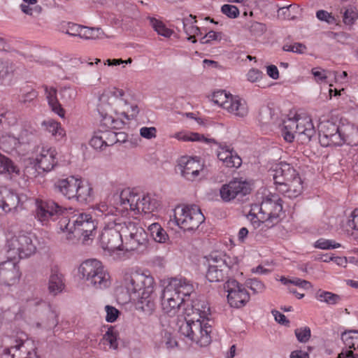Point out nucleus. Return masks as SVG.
Masks as SVG:
<instances>
[{
    "mask_svg": "<svg viewBox=\"0 0 358 358\" xmlns=\"http://www.w3.org/2000/svg\"><path fill=\"white\" fill-rule=\"evenodd\" d=\"M210 309L206 302L184 308V320L178 319V332L186 342L206 347L211 342Z\"/></svg>",
    "mask_w": 358,
    "mask_h": 358,
    "instance_id": "nucleus-1",
    "label": "nucleus"
},
{
    "mask_svg": "<svg viewBox=\"0 0 358 358\" xmlns=\"http://www.w3.org/2000/svg\"><path fill=\"white\" fill-rule=\"evenodd\" d=\"M97 111L101 122L108 128L117 127L118 122L112 114L121 115L127 120L135 119L139 113L138 105L130 94L122 89L110 87L105 89L99 96Z\"/></svg>",
    "mask_w": 358,
    "mask_h": 358,
    "instance_id": "nucleus-2",
    "label": "nucleus"
},
{
    "mask_svg": "<svg viewBox=\"0 0 358 358\" xmlns=\"http://www.w3.org/2000/svg\"><path fill=\"white\" fill-rule=\"evenodd\" d=\"M125 287L136 309L151 315L156 308L155 279L148 269L132 267L124 274Z\"/></svg>",
    "mask_w": 358,
    "mask_h": 358,
    "instance_id": "nucleus-3",
    "label": "nucleus"
},
{
    "mask_svg": "<svg viewBox=\"0 0 358 358\" xmlns=\"http://www.w3.org/2000/svg\"><path fill=\"white\" fill-rule=\"evenodd\" d=\"M115 209L116 213L126 219L137 220L143 215L145 219L155 220L157 199L155 194H141L136 189L128 187L122 189L117 196Z\"/></svg>",
    "mask_w": 358,
    "mask_h": 358,
    "instance_id": "nucleus-4",
    "label": "nucleus"
},
{
    "mask_svg": "<svg viewBox=\"0 0 358 358\" xmlns=\"http://www.w3.org/2000/svg\"><path fill=\"white\" fill-rule=\"evenodd\" d=\"M164 287L161 294V306L162 315L161 321L163 322L166 317L171 320L168 321V326L177 324L178 319L184 320L183 315H176L183 305L184 296H189L194 291L193 285L186 278H175L162 281Z\"/></svg>",
    "mask_w": 358,
    "mask_h": 358,
    "instance_id": "nucleus-5",
    "label": "nucleus"
},
{
    "mask_svg": "<svg viewBox=\"0 0 358 358\" xmlns=\"http://www.w3.org/2000/svg\"><path fill=\"white\" fill-rule=\"evenodd\" d=\"M282 210V200L276 194L266 197L260 205L252 206L249 218L255 228L261 231L273 227L278 222Z\"/></svg>",
    "mask_w": 358,
    "mask_h": 358,
    "instance_id": "nucleus-6",
    "label": "nucleus"
},
{
    "mask_svg": "<svg viewBox=\"0 0 358 358\" xmlns=\"http://www.w3.org/2000/svg\"><path fill=\"white\" fill-rule=\"evenodd\" d=\"M273 178L276 189L289 198H295L303 190V182L297 171L286 162L277 164Z\"/></svg>",
    "mask_w": 358,
    "mask_h": 358,
    "instance_id": "nucleus-7",
    "label": "nucleus"
},
{
    "mask_svg": "<svg viewBox=\"0 0 358 358\" xmlns=\"http://www.w3.org/2000/svg\"><path fill=\"white\" fill-rule=\"evenodd\" d=\"M123 222L114 220L109 222L102 230L99 236V243L105 255L115 261L124 260Z\"/></svg>",
    "mask_w": 358,
    "mask_h": 358,
    "instance_id": "nucleus-8",
    "label": "nucleus"
},
{
    "mask_svg": "<svg viewBox=\"0 0 358 358\" xmlns=\"http://www.w3.org/2000/svg\"><path fill=\"white\" fill-rule=\"evenodd\" d=\"M55 187L68 199H74L80 203L90 201L93 196L92 185L78 176H71L58 180L55 183Z\"/></svg>",
    "mask_w": 358,
    "mask_h": 358,
    "instance_id": "nucleus-9",
    "label": "nucleus"
},
{
    "mask_svg": "<svg viewBox=\"0 0 358 358\" xmlns=\"http://www.w3.org/2000/svg\"><path fill=\"white\" fill-rule=\"evenodd\" d=\"M60 229L75 236H82L84 241L92 239L94 236L96 225L91 215L85 213L69 214L61 217L59 222Z\"/></svg>",
    "mask_w": 358,
    "mask_h": 358,
    "instance_id": "nucleus-10",
    "label": "nucleus"
},
{
    "mask_svg": "<svg viewBox=\"0 0 358 358\" xmlns=\"http://www.w3.org/2000/svg\"><path fill=\"white\" fill-rule=\"evenodd\" d=\"M8 254L11 258L27 259L37 250V238L30 231L20 230L7 237Z\"/></svg>",
    "mask_w": 358,
    "mask_h": 358,
    "instance_id": "nucleus-11",
    "label": "nucleus"
},
{
    "mask_svg": "<svg viewBox=\"0 0 358 358\" xmlns=\"http://www.w3.org/2000/svg\"><path fill=\"white\" fill-rule=\"evenodd\" d=\"M78 275L94 289H103L110 284L109 273L103 263L96 259L84 261L78 267Z\"/></svg>",
    "mask_w": 358,
    "mask_h": 358,
    "instance_id": "nucleus-12",
    "label": "nucleus"
},
{
    "mask_svg": "<svg viewBox=\"0 0 358 358\" xmlns=\"http://www.w3.org/2000/svg\"><path fill=\"white\" fill-rule=\"evenodd\" d=\"M78 275L94 289H103L110 284L109 273L103 263L96 259L84 261L78 267Z\"/></svg>",
    "mask_w": 358,
    "mask_h": 358,
    "instance_id": "nucleus-13",
    "label": "nucleus"
},
{
    "mask_svg": "<svg viewBox=\"0 0 358 358\" xmlns=\"http://www.w3.org/2000/svg\"><path fill=\"white\" fill-rule=\"evenodd\" d=\"M28 306L35 308L40 314L36 327L46 331H52L59 324V313L57 310L47 301L36 297L27 301Z\"/></svg>",
    "mask_w": 358,
    "mask_h": 358,
    "instance_id": "nucleus-14",
    "label": "nucleus"
},
{
    "mask_svg": "<svg viewBox=\"0 0 358 358\" xmlns=\"http://www.w3.org/2000/svg\"><path fill=\"white\" fill-rule=\"evenodd\" d=\"M173 217L176 225L185 231L196 229L205 220L201 209L196 205L176 207Z\"/></svg>",
    "mask_w": 358,
    "mask_h": 358,
    "instance_id": "nucleus-15",
    "label": "nucleus"
},
{
    "mask_svg": "<svg viewBox=\"0 0 358 358\" xmlns=\"http://www.w3.org/2000/svg\"><path fill=\"white\" fill-rule=\"evenodd\" d=\"M124 259L128 252L138 250L145 244L147 235L144 229L136 222L123 221L122 224Z\"/></svg>",
    "mask_w": 358,
    "mask_h": 358,
    "instance_id": "nucleus-16",
    "label": "nucleus"
},
{
    "mask_svg": "<svg viewBox=\"0 0 358 358\" xmlns=\"http://www.w3.org/2000/svg\"><path fill=\"white\" fill-rule=\"evenodd\" d=\"M36 218L42 224H47L62 216L66 217L73 213V208H63L52 200H36Z\"/></svg>",
    "mask_w": 358,
    "mask_h": 358,
    "instance_id": "nucleus-17",
    "label": "nucleus"
},
{
    "mask_svg": "<svg viewBox=\"0 0 358 358\" xmlns=\"http://www.w3.org/2000/svg\"><path fill=\"white\" fill-rule=\"evenodd\" d=\"M178 166L182 176L187 180L194 181L206 174L205 162L197 156H182L178 161Z\"/></svg>",
    "mask_w": 358,
    "mask_h": 358,
    "instance_id": "nucleus-18",
    "label": "nucleus"
},
{
    "mask_svg": "<svg viewBox=\"0 0 358 358\" xmlns=\"http://www.w3.org/2000/svg\"><path fill=\"white\" fill-rule=\"evenodd\" d=\"M57 152L55 148L43 145L37 150L36 155L29 159L30 164L38 173H48L57 165Z\"/></svg>",
    "mask_w": 358,
    "mask_h": 358,
    "instance_id": "nucleus-19",
    "label": "nucleus"
},
{
    "mask_svg": "<svg viewBox=\"0 0 358 358\" xmlns=\"http://www.w3.org/2000/svg\"><path fill=\"white\" fill-rule=\"evenodd\" d=\"M27 200L26 194L0 186V208L6 213L17 214L21 212L24 209V205Z\"/></svg>",
    "mask_w": 358,
    "mask_h": 358,
    "instance_id": "nucleus-20",
    "label": "nucleus"
},
{
    "mask_svg": "<svg viewBox=\"0 0 358 358\" xmlns=\"http://www.w3.org/2000/svg\"><path fill=\"white\" fill-rule=\"evenodd\" d=\"M319 141L322 146H341L342 142L339 125L332 121H322L318 125Z\"/></svg>",
    "mask_w": 358,
    "mask_h": 358,
    "instance_id": "nucleus-21",
    "label": "nucleus"
},
{
    "mask_svg": "<svg viewBox=\"0 0 358 358\" xmlns=\"http://www.w3.org/2000/svg\"><path fill=\"white\" fill-rule=\"evenodd\" d=\"M227 292V301L234 308L243 307L250 300V294L245 287L236 280H229L224 285Z\"/></svg>",
    "mask_w": 358,
    "mask_h": 358,
    "instance_id": "nucleus-22",
    "label": "nucleus"
},
{
    "mask_svg": "<svg viewBox=\"0 0 358 358\" xmlns=\"http://www.w3.org/2000/svg\"><path fill=\"white\" fill-rule=\"evenodd\" d=\"M251 189V185L246 180L234 178L222 186L220 189V194L224 201L228 202L238 196H242L250 194Z\"/></svg>",
    "mask_w": 358,
    "mask_h": 358,
    "instance_id": "nucleus-23",
    "label": "nucleus"
},
{
    "mask_svg": "<svg viewBox=\"0 0 358 358\" xmlns=\"http://www.w3.org/2000/svg\"><path fill=\"white\" fill-rule=\"evenodd\" d=\"M206 260L208 270L206 276L210 282H220L227 277L228 273L225 271V266L217 252L211 253L206 257Z\"/></svg>",
    "mask_w": 358,
    "mask_h": 358,
    "instance_id": "nucleus-24",
    "label": "nucleus"
},
{
    "mask_svg": "<svg viewBox=\"0 0 358 358\" xmlns=\"http://www.w3.org/2000/svg\"><path fill=\"white\" fill-rule=\"evenodd\" d=\"M20 275L19 266L15 262L8 260L0 264V283L14 285L19 282Z\"/></svg>",
    "mask_w": 358,
    "mask_h": 358,
    "instance_id": "nucleus-25",
    "label": "nucleus"
},
{
    "mask_svg": "<svg viewBox=\"0 0 358 358\" xmlns=\"http://www.w3.org/2000/svg\"><path fill=\"white\" fill-rule=\"evenodd\" d=\"M118 136L113 131L99 129L94 133L90 144L95 150H103L117 142Z\"/></svg>",
    "mask_w": 358,
    "mask_h": 358,
    "instance_id": "nucleus-26",
    "label": "nucleus"
},
{
    "mask_svg": "<svg viewBox=\"0 0 358 358\" xmlns=\"http://www.w3.org/2000/svg\"><path fill=\"white\" fill-rule=\"evenodd\" d=\"M345 348L337 358H358V331H349L342 334Z\"/></svg>",
    "mask_w": 358,
    "mask_h": 358,
    "instance_id": "nucleus-27",
    "label": "nucleus"
},
{
    "mask_svg": "<svg viewBox=\"0 0 358 358\" xmlns=\"http://www.w3.org/2000/svg\"><path fill=\"white\" fill-rule=\"evenodd\" d=\"M339 131L342 145L347 144L351 146L358 145V126L350 122L341 121L339 124Z\"/></svg>",
    "mask_w": 358,
    "mask_h": 358,
    "instance_id": "nucleus-28",
    "label": "nucleus"
},
{
    "mask_svg": "<svg viewBox=\"0 0 358 358\" xmlns=\"http://www.w3.org/2000/svg\"><path fill=\"white\" fill-rule=\"evenodd\" d=\"M65 287L64 276L57 264L50 266V273L48 280V290L52 294L61 293Z\"/></svg>",
    "mask_w": 358,
    "mask_h": 358,
    "instance_id": "nucleus-29",
    "label": "nucleus"
},
{
    "mask_svg": "<svg viewBox=\"0 0 358 358\" xmlns=\"http://www.w3.org/2000/svg\"><path fill=\"white\" fill-rule=\"evenodd\" d=\"M217 158L224 166L230 168H238L241 165V158L227 145H220L217 150Z\"/></svg>",
    "mask_w": 358,
    "mask_h": 358,
    "instance_id": "nucleus-30",
    "label": "nucleus"
},
{
    "mask_svg": "<svg viewBox=\"0 0 358 358\" xmlns=\"http://www.w3.org/2000/svg\"><path fill=\"white\" fill-rule=\"evenodd\" d=\"M224 110L229 113L239 117H244L248 113L247 102L243 99L234 95Z\"/></svg>",
    "mask_w": 358,
    "mask_h": 358,
    "instance_id": "nucleus-31",
    "label": "nucleus"
},
{
    "mask_svg": "<svg viewBox=\"0 0 358 358\" xmlns=\"http://www.w3.org/2000/svg\"><path fill=\"white\" fill-rule=\"evenodd\" d=\"M44 90L48 105L52 110L61 118H64L65 110L58 101L57 89L54 87L45 86Z\"/></svg>",
    "mask_w": 358,
    "mask_h": 358,
    "instance_id": "nucleus-32",
    "label": "nucleus"
},
{
    "mask_svg": "<svg viewBox=\"0 0 358 358\" xmlns=\"http://www.w3.org/2000/svg\"><path fill=\"white\" fill-rule=\"evenodd\" d=\"M295 134H298L297 116L285 120L282 128V135L287 142H292Z\"/></svg>",
    "mask_w": 358,
    "mask_h": 358,
    "instance_id": "nucleus-33",
    "label": "nucleus"
},
{
    "mask_svg": "<svg viewBox=\"0 0 358 358\" xmlns=\"http://www.w3.org/2000/svg\"><path fill=\"white\" fill-rule=\"evenodd\" d=\"M297 127L298 134L305 136L308 140H310L315 133L312 120L309 116H297Z\"/></svg>",
    "mask_w": 358,
    "mask_h": 358,
    "instance_id": "nucleus-34",
    "label": "nucleus"
},
{
    "mask_svg": "<svg viewBox=\"0 0 358 358\" xmlns=\"http://www.w3.org/2000/svg\"><path fill=\"white\" fill-rule=\"evenodd\" d=\"M26 352L25 343L22 341H17L16 345L3 350L1 358H22Z\"/></svg>",
    "mask_w": 358,
    "mask_h": 358,
    "instance_id": "nucleus-35",
    "label": "nucleus"
},
{
    "mask_svg": "<svg viewBox=\"0 0 358 358\" xmlns=\"http://www.w3.org/2000/svg\"><path fill=\"white\" fill-rule=\"evenodd\" d=\"M44 129L56 139H61L66 135V131L62 127L61 124L52 119L44 120L42 122Z\"/></svg>",
    "mask_w": 358,
    "mask_h": 358,
    "instance_id": "nucleus-36",
    "label": "nucleus"
},
{
    "mask_svg": "<svg viewBox=\"0 0 358 358\" xmlns=\"http://www.w3.org/2000/svg\"><path fill=\"white\" fill-rule=\"evenodd\" d=\"M342 21L348 27H353L358 20V9L355 6L349 5L341 10Z\"/></svg>",
    "mask_w": 358,
    "mask_h": 358,
    "instance_id": "nucleus-37",
    "label": "nucleus"
},
{
    "mask_svg": "<svg viewBox=\"0 0 358 358\" xmlns=\"http://www.w3.org/2000/svg\"><path fill=\"white\" fill-rule=\"evenodd\" d=\"M59 94L64 105L70 106L74 102L77 96V90L73 85H64L59 87Z\"/></svg>",
    "mask_w": 358,
    "mask_h": 358,
    "instance_id": "nucleus-38",
    "label": "nucleus"
},
{
    "mask_svg": "<svg viewBox=\"0 0 358 358\" xmlns=\"http://www.w3.org/2000/svg\"><path fill=\"white\" fill-rule=\"evenodd\" d=\"M173 137L184 142H207V138L201 134L189 131H182L176 133Z\"/></svg>",
    "mask_w": 358,
    "mask_h": 358,
    "instance_id": "nucleus-39",
    "label": "nucleus"
},
{
    "mask_svg": "<svg viewBox=\"0 0 358 358\" xmlns=\"http://www.w3.org/2000/svg\"><path fill=\"white\" fill-rule=\"evenodd\" d=\"M315 298L318 301L326 303L328 305H336L340 303L342 299L341 296L336 294L322 289L317 292Z\"/></svg>",
    "mask_w": 358,
    "mask_h": 358,
    "instance_id": "nucleus-40",
    "label": "nucleus"
},
{
    "mask_svg": "<svg viewBox=\"0 0 358 358\" xmlns=\"http://www.w3.org/2000/svg\"><path fill=\"white\" fill-rule=\"evenodd\" d=\"M104 33L100 28H90L87 27L81 26L80 29V38L85 40H95L103 38Z\"/></svg>",
    "mask_w": 358,
    "mask_h": 358,
    "instance_id": "nucleus-41",
    "label": "nucleus"
},
{
    "mask_svg": "<svg viewBox=\"0 0 358 358\" xmlns=\"http://www.w3.org/2000/svg\"><path fill=\"white\" fill-rule=\"evenodd\" d=\"M19 143V138L15 137L14 134L2 135L0 137V146L6 152L17 148Z\"/></svg>",
    "mask_w": 358,
    "mask_h": 358,
    "instance_id": "nucleus-42",
    "label": "nucleus"
},
{
    "mask_svg": "<svg viewBox=\"0 0 358 358\" xmlns=\"http://www.w3.org/2000/svg\"><path fill=\"white\" fill-rule=\"evenodd\" d=\"M183 28L185 32L188 36V40H192L193 43L196 41L195 39L196 36H201L203 34L200 28L194 24L193 22L188 19H185L184 20Z\"/></svg>",
    "mask_w": 358,
    "mask_h": 358,
    "instance_id": "nucleus-43",
    "label": "nucleus"
},
{
    "mask_svg": "<svg viewBox=\"0 0 358 358\" xmlns=\"http://www.w3.org/2000/svg\"><path fill=\"white\" fill-rule=\"evenodd\" d=\"M117 335V332L113 329H108L102 338L103 345L108 346L109 349L116 350L118 347Z\"/></svg>",
    "mask_w": 358,
    "mask_h": 358,
    "instance_id": "nucleus-44",
    "label": "nucleus"
},
{
    "mask_svg": "<svg viewBox=\"0 0 358 358\" xmlns=\"http://www.w3.org/2000/svg\"><path fill=\"white\" fill-rule=\"evenodd\" d=\"M232 96V94H228L224 90H220L213 94L212 101L214 103L225 109Z\"/></svg>",
    "mask_w": 358,
    "mask_h": 358,
    "instance_id": "nucleus-45",
    "label": "nucleus"
},
{
    "mask_svg": "<svg viewBox=\"0 0 358 358\" xmlns=\"http://www.w3.org/2000/svg\"><path fill=\"white\" fill-rule=\"evenodd\" d=\"M19 169L8 157L0 153V173L18 174Z\"/></svg>",
    "mask_w": 358,
    "mask_h": 358,
    "instance_id": "nucleus-46",
    "label": "nucleus"
},
{
    "mask_svg": "<svg viewBox=\"0 0 358 358\" xmlns=\"http://www.w3.org/2000/svg\"><path fill=\"white\" fill-rule=\"evenodd\" d=\"M217 255L220 258H221L222 261L225 266V271L228 273L229 270L237 269L238 266L240 262V259L238 257L236 256H230L225 253H218Z\"/></svg>",
    "mask_w": 358,
    "mask_h": 358,
    "instance_id": "nucleus-47",
    "label": "nucleus"
},
{
    "mask_svg": "<svg viewBox=\"0 0 358 358\" xmlns=\"http://www.w3.org/2000/svg\"><path fill=\"white\" fill-rule=\"evenodd\" d=\"M161 345L168 350L173 349L178 346V342L172 333L166 330L162 333Z\"/></svg>",
    "mask_w": 358,
    "mask_h": 358,
    "instance_id": "nucleus-48",
    "label": "nucleus"
},
{
    "mask_svg": "<svg viewBox=\"0 0 358 358\" xmlns=\"http://www.w3.org/2000/svg\"><path fill=\"white\" fill-rule=\"evenodd\" d=\"M17 120V115L9 110L0 111V124L9 127L15 126Z\"/></svg>",
    "mask_w": 358,
    "mask_h": 358,
    "instance_id": "nucleus-49",
    "label": "nucleus"
},
{
    "mask_svg": "<svg viewBox=\"0 0 358 358\" xmlns=\"http://www.w3.org/2000/svg\"><path fill=\"white\" fill-rule=\"evenodd\" d=\"M314 246L316 248L322 250H330L338 248L341 245L340 243H336L334 241L320 238L315 243Z\"/></svg>",
    "mask_w": 358,
    "mask_h": 358,
    "instance_id": "nucleus-50",
    "label": "nucleus"
},
{
    "mask_svg": "<svg viewBox=\"0 0 358 358\" xmlns=\"http://www.w3.org/2000/svg\"><path fill=\"white\" fill-rule=\"evenodd\" d=\"M158 35L170 39L178 38V35L174 30L159 20H158Z\"/></svg>",
    "mask_w": 358,
    "mask_h": 358,
    "instance_id": "nucleus-51",
    "label": "nucleus"
},
{
    "mask_svg": "<svg viewBox=\"0 0 358 358\" xmlns=\"http://www.w3.org/2000/svg\"><path fill=\"white\" fill-rule=\"evenodd\" d=\"M13 72L11 64L0 58V84Z\"/></svg>",
    "mask_w": 358,
    "mask_h": 358,
    "instance_id": "nucleus-52",
    "label": "nucleus"
},
{
    "mask_svg": "<svg viewBox=\"0 0 358 358\" xmlns=\"http://www.w3.org/2000/svg\"><path fill=\"white\" fill-rule=\"evenodd\" d=\"M297 340L301 343H306L310 338V329L308 327L298 328L294 331Z\"/></svg>",
    "mask_w": 358,
    "mask_h": 358,
    "instance_id": "nucleus-53",
    "label": "nucleus"
},
{
    "mask_svg": "<svg viewBox=\"0 0 358 358\" xmlns=\"http://www.w3.org/2000/svg\"><path fill=\"white\" fill-rule=\"evenodd\" d=\"M105 311L106 320L110 323L115 322L120 314V311L116 308L110 305L105 306Z\"/></svg>",
    "mask_w": 358,
    "mask_h": 358,
    "instance_id": "nucleus-54",
    "label": "nucleus"
},
{
    "mask_svg": "<svg viewBox=\"0 0 358 358\" xmlns=\"http://www.w3.org/2000/svg\"><path fill=\"white\" fill-rule=\"evenodd\" d=\"M221 11L223 14L226 15L230 18H236L239 15L238 8L230 4H224L221 8Z\"/></svg>",
    "mask_w": 358,
    "mask_h": 358,
    "instance_id": "nucleus-55",
    "label": "nucleus"
},
{
    "mask_svg": "<svg viewBox=\"0 0 358 358\" xmlns=\"http://www.w3.org/2000/svg\"><path fill=\"white\" fill-rule=\"evenodd\" d=\"M316 17L318 20L333 24L336 22V17L331 13L324 10H320L316 13Z\"/></svg>",
    "mask_w": 358,
    "mask_h": 358,
    "instance_id": "nucleus-56",
    "label": "nucleus"
},
{
    "mask_svg": "<svg viewBox=\"0 0 358 358\" xmlns=\"http://www.w3.org/2000/svg\"><path fill=\"white\" fill-rule=\"evenodd\" d=\"M158 243H166L168 248L165 250V253L170 251V246L171 245V241L169 239V236L166 231L161 227H158Z\"/></svg>",
    "mask_w": 358,
    "mask_h": 358,
    "instance_id": "nucleus-57",
    "label": "nucleus"
},
{
    "mask_svg": "<svg viewBox=\"0 0 358 358\" xmlns=\"http://www.w3.org/2000/svg\"><path fill=\"white\" fill-rule=\"evenodd\" d=\"M96 210L105 215H115V216L119 215L116 213L115 209V205L113 206H109L106 202H100L96 206Z\"/></svg>",
    "mask_w": 358,
    "mask_h": 358,
    "instance_id": "nucleus-58",
    "label": "nucleus"
},
{
    "mask_svg": "<svg viewBox=\"0 0 358 358\" xmlns=\"http://www.w3.org/2000/svg\"><path fill=\"white\" fill-rule=\"evenodd\" d=\"M139 133L142 138L150 140L155 138L157 129L154 127H143L140 129Z\"/></svg>",
    "mask_w": 358,
    "mask_h": 358,
    "instance_id": "nucleus-59",
    "label": "nucleus"
},
{
    "mask_svg": "<svg viewBox=\"0 0 358 358\" xmlns=\"http://www.w3.org/2000/svg\"><path fill=\"white\" fill-rule=\"evenodd\" d=\"M221 38V33L215 31H209L203 36L200 38L202 43H208L213 41L220 40Z\"/></svg>",
    "mask_w": 358,
    "mask_h": 358,
    "instance_id": "nucleus-60",
    "label": "nucleus"
},
{
    "mask_svg": "<svg viewBox=\"0 0 358 358\" xmlns=\"http://www.w3.org/2000/svg\"><path fill=\"white\" fill-rule=\"evenodd\" d=\"M248 284L249 287L255 293H261L265 289V286H264V283L262 281H260L256 278L250 279L248 281Z\"/></svg>",
    "mask_w": 358,
    "mask_h": 358,
    "instance_id": "nucleus-61",
    "label": "nucleus"
},
{
    "mask_svg": "<svg viewBox=\"0 0 358 358\" xmlns=\"http://www.w3.org/2000/svg\"><path fill=\"white\" fill-rule=\"evenodd\" d=\"M263 76L264 74L261 71L254 68L250 69L246 75L247 80L251 83H256L260 80Z\"/></svg>",
    "mask_w": 358,
    "mask_h": 358,
    "instance_id": "nucleus-62",
    "label": "nucleus"
},
{
    "mask_svg": "<svg viewBox=\"0 0 358 358\" xmlns=\"http://www.w3.org/2000/svg\"><path fill=\"white\" fill-rule=\"evenodd\" d=\"M316 82H324L327 78V71L319 67L313 68L311 70Z\"/></svg>",
    "mask_w": 358,
    "mask_h": 358,
    "instance_id": "nucleus-63",
    "label": "nucleus"
},
{
    "mask_svg": "<svg viewBox=\"0 0 358 358\" xmlns=\"http://www.w3.org/2000/svg\"><path fill=\"white\" fill-rule=\"evenodd\" d=\"M348 225L352 229L358 231V208L352 212Z\"/></svg>",
    "mask_w": 358,
    "mask_h": 358,
    "instance_id": "nucleus-64",
    "label": "nucleus"
}]
</instances>
